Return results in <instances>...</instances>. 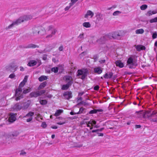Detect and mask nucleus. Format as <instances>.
Returning <instances> with one entry per match:
<instances>
[{
    "instance_id": "nucleus-1",
    "label": "nucleus",
    "mask_w": 157,
    "mask_h": 157,
    "mask_svg": "<svg viewBox=\"0 0 157 157\" xmlns=\"http://www.w3.org/2000/svg\"><path fill=\"white\" fill-rule=\"evenodd\" d=\"M120 36V35L117 32H115L105 35L98 40L97 42L99 44H104L105 43L106 40H111L112 39H118Z\"/></svg>"
},
{
    "instance_id": "nucleus-2",
    "label": "nucleus",
    "mask_w": 157,
    "mask_h": 157,
    "mask_svg": "<svg viewBox=\"0 0 157 157\" xmlns=\"http://www.w3.org/2000/svg\"><path fill=\"white\" fill-rule=\"evenodd\" d=\"M63 81L66 84L63 85L62 89L63 90H67L73 83V79L72 77L69 75L64 76L63 77Z\"/></svg>"
},
{
    "instance_id": "nucleus-3",
    "label": "nucleus",
    "mask_w": 157,
    "mask_h": 157,
    "mask_svg": "<svg viewBox=\"0 0 157 157\" xmlns=\"http://www.w3.org/2000/svg\"><path fill=\"white\" fill-rule=\"evenodd\" d=\"M32 18V17L30 15L24 16L22 17H21L19 19L13 22L12 24L9 25L8 27V29H10L14 25H18L19 24L25 21H27Z\"/></svg>"
},
{
    "instance_id": "nucleus-4",
    "label": "nucleus",
    "mask_w": 157,
    "mask_h": 157,
    "mask_svg": "<svg viewBox=\"0 0 157 157\" xmlns=\"http://www.w3.org/2000/svg\"><path fill=\"white\" fill-rule=\"evenodd\" d=\"M77 73V76L82 80L84 79L89 73L88 70L85 68L78 70Z\"/></svg>"
},
{
    "instance_id": "nucleus-5",
    "label": "nucleus",
    "mask_w": 157,
    "mask_h": 157,
    "mask_svg": "<svg viewBox=\"0 0 157 157\" xmlns=\"http://www.w3.org/2000/svg\"><path fill=\"white\" fill-rule=\"evenodd\" d=\"M150 111H148L147 112L144 114H142V116H143L144 117H145V116L146 115L148 118L151 117V121L154 122H157V115L153 112L152 113L148 115V114H150ZM141 113L142 112H140L139 113L140 114H141Z\"/></svg>"
},
{
    "instance_id": "nucleus-6",
    "label": "nucleus",
    "mask_w": 157,
    "mask_h": 157,
    "mask_svg": "<svg viewBox=\"0 0 157 157\" xmlns=\"http://www.w3.org/2000/svg\"><path fill=\"white\" fill-rule=\"evenodd\" d=\"M96 121L93 120H91L88 122H86L87 126V127H90V130L93 128V127L94 128H98L99 127V126L98 124H96Z\"/></svg>"
},
{
    "instance_id": "nucleus-7",
    "label": "nucleus",
    "mask_w": 157,
    "mask_h": 157,
    "mask_svg": "<svg viewBox=\"0 0 157 157\" xmlns=\"http://www.w3.org/2000/svg\"><path fill=\"white\" fill-rule=\"evenodd\" d=\"M22 89L20 88H18L15 91V95L16 97L15 100L16 101L20 100L23 97V95L21 94Z\"/></svg>"
},
{
    "instance_id": "nucleus-8",
    "label": "nucleus",
    "mask_w": 157,
    "mask_h": 157,
    "mask_svg": "<svg viewBox=\"0 0 157 157\" xmlns=\"http://www.w3.org/2000/svg\"><path fill=\"white\" fill-rule=\"evenodd\" d=\"M45 90H43L40 91H37L31 92L30 94V96L31 97H37L39 96L44 94L45 92Z\"/></svg>"
},
{
    "instance_id": "nucleus-9",
    "label": "nucleus",
    "mask_w": 157,
    "mask_h": 157,
    "mask_svg": "<svg viewBox=\"0 0 157 157\" xmlns=\"http://www.w3.org/2000/svg\"><path fill=\"white\" fill-rule=\"evenodd\" d=\"M127 65L130 68H133L136 66V64L132 57L128 58L127 62Z\"/></svg>"
},
{
    "instance_id": "nucleus-10",
    "label": "nucleus",
    "mask_w": 157,
    "mask_h": 157,
    "mask_svg": "<svg viewBox=\"0 0 157 157\" xmlns=\"http://www.w3.org/2000/svg\"><path fill=\"white\" fill-rule=\"evenodd\" d=\"M49 30L51 32V34L48 35L46 37L48 38H50L54 37V35L56 32V30L53 28V26H50L49 27Z\"/></svg>"
},
{
    "instance_id": "nucleus-11",
    "label": "nucleus",
    "mask_w": 157,
    "mask_h": 157,
    "mask_svg": "<svg viewBox=\"0 0 157 157\" xmlns=\"http://www.w3.org/2000/svg\"><path fill=\"white\" fill-rule=\"evenodd\" d=\"M34 115V113L30 112L28 113L25 116H24V118H28L26 120L27 122H29L33 120V117Z\"/></svg>"
},
{
    "instance_id": "nucleus-12",
    "label": "nucleus",
    "mask_w": 157,
    "mask_h": 157,
    "mask_svg": "<svg viewBox=\"0 0 157 157\" xmlns=\"http://www.w3.org/2000/svg\"><path fill=\"white\" fill-rule=\"evenodd\" d=\"M31 101L30 100H28L26 102L22 103V109L23 110H25L27 109L30 106Z\"/></svg>"
},
{
    "instance_id": "nucleus-13",
    "label": "nucleus",
    "mask_w": 157,
    "mask_h": 157,
    "mask_svg": "<svg viewBox=\"0 0 157 157\" xmlns=\"http://www.w3.org/2000/svg\"><path fill=\"white\" fill-rule=\"evenodd\" d=\"M64 98L69 100L72 97V93L71 91H66L63 94Z\"/></svg>"
},
{
    "instance_id": "nucleus-14",
    "label": "nucleus",
    "mask_w": 157,
    "mask_h": 157,
    "mask_svg": "<svg viewBox=\"0 0 157 157\" xmlns=\"http://www.w3.org/2000/svg\"><path fill=\"white\" fill-rule=\"evenodd\" d=\"M94 72L97 74L100 75L103 71V69L100 67H96L94 69Z\"/></svg>"
},
{
    "instance_id": "nucleus-15",
    "label": "nucleus",
    "mask_w": 157,
    "mask_h": 157,
    "mask_svg": "<svg viewBox=\"0 0 157 157\" xmlns=\"http://www.w3.org/2000/svg\"><path fill=\"white\" fill-rule=\"evenodd\" d=\"M13 109L14 110L17 111H19L22 109L21 103L20 104L18 103L16 104L13 107Z\"/></svg>"
},
{
    "instance_id": "nucleus-16",
    "label": "nucleus",
    "mask_w": 157,
    "mask_h": 157,
    "mask_svg": "<svg viewBox=\"0 0 157 157\" xmlns=\"http://www.w3.org/2000/svg\"><path fill=\"white\" fill-rule=\"evenodd\" d=\"M16 114L13 113H11L10 114L9 120L10 122H13L16 119Z\"/></svg>"
},
{
    "instance_id": "nucleus-17",
    "label": "nucleus",
    "mask_w": 157,
    "mask_h": 157,
    "mask_svg": "<svg viewBox=\"0 0 157 157\" xmlns=\"http://www.w3.org/2000/svg\"><path fill=\"white\" fill-rule=\"evenodd\" d=\"M113 74L112 72H109L108 73H106L103 75V77L105 79H109L112 78Z\"/></svg>"
},
{
    "instance_id": "nucleus-18",
    "label": "nucleus",
    "mask_w": 157,
    "mask_h": 157,
    "mask_svg": "<svg viewBox=\"0 0 157 157\" xmlns=\"http://www.w3.org/2000/svg\"><path fill=\"white\" fill-rule=\"evenodd\" d=\"M115 63L117 66L118 67L120 68H122L124 67V64L120 60H117L116 61Z\"/></svg>"
},
{
    "instance_id": "nucleus-19",
    "label": "nucleus",
    "mask_w": 157,
    "mask_h": 157,
    "mask_svg": "<svg viewBox=\"0 0 157 157\" xmlns=\"http://www.w3.org/2000/svg\"><path fill=\"white\" fill-rule=\"evenodd\" d=\"M94 15V13L91 10H89L87 12L86 14L85 15V17L87 18L89 16H90V17L92 18Z\"/></svg>"
},
{
    "instance_id": "nucleus-20",
    "label": "nucleus",
    "mask_w": 157,
    "mask_h": 157,
    "mask_svg": "<svg viewBox=\"0 0 157 157\" xmlns=\"http://www.w3.org/2000/svg\"><path fill=\"white\" fill-rule=\"evenodd\" d=\"M37 63V62L35 60H31L29 61L28 64V65L30 67H32L35 65Z\"/></svg>"
},
{
    "instance_id": "nucleus-21",
    "label": "nucleus",
    "mask_w": 157,
    "mask_h": 157,
    "mask_svg": "<svg viewBox=\"0 0 157 157\" xmlns=\"http://www.w3.org/2000/svg\"><path fill=\"white\" fill-rule=\"evenodd\" d=\"M63 112V110L62 109H59L57 110L55 113L54 115L56 117H57L59 116Z\"/></svg>"
},
{
    "instance_id": "nucleus-22",
    "label": "nucleus",
    "mask_w": 157,
    "mask_h": 157,
    "mask_svg": "<svg viewBox=\"0 0 157 157\" xmlns=\"http://www.w3.org/2000/svg\"><path fill=\"white\" fill-rule=\"evenodd\" d=\"M157 13V12H156V11L155 10H153L152 11L151 10H149L147 12L146 14V15L147 16H150L151 15H152V14H156Z\"/></svg>"
},
{
    "instance_id": "nucleus-23",
    "label": "nucleus",
    "mask_w": 157,
    "mask_h": 157,
    "mask_svg": "<svg viewBox=\"0 0 157 157\" xmlns=\"http://www.w3.org/2000/svg\"><path fill=\"white\" fill-rule=\"evenodd\" d=\"M47 78H48L47 76L42 75L38 78V80L42 82L44 80H47Z\"/></svg>"
},
{
    "instance_id": "nucleus-24",
    "label": "nucleus",
    "mask_w": 157,
    "mask_h": 157,
    "mask_svg": "<svg viewBox=\"0 0 157 157\" xmlns=\"http://www.w3.org/2000/svg\"><path fill=\"white\" fill-rule=\"evenodd\" d=\"M47 84V82H44L43 83H41L40 85L39 86L38 89L40 90L43 88Z\"/></svg>"
},
{
    "instance_id": "nucleus-25",
    "label": "nucleus",
    "mask_w": 157,
    "mask_h": 157,
    "mask_svg": "<svg viewBox=\"0 0 157 157\" xmlns=\"http://www.w3.org/2000/svg\"><path fill=\"white\" fill-rule=\"evenodd\" d=\"M102 111V110L101 109H93L90 111L89 112V113L91 114H95L97 113L98 111V112H101Z\"/></svg>"
},
{
    "instance_id": "nucleus-26",
    "label": "nucleus",
    "mask_w": 157,
    "mask_h": 157,
    "mask_svg": "<svg viewBox=\"0 0 157 157\" xmlns=\"http://www.w3.org/2000/svg\"><path fill=\"white\" fill-rule=\"evenodd\" d=\"M135 32L136 34H142L144 33V31L143 29H140L136 30Z\"/></svg>"
},
{
    "instance_id": "nucleus-27",
    "label": "nucleus",
    "mask_w": 157,
    "mask_h": 157,
    "mask_svg": "<svg viewBox=\"0 0 157 157\" xmlns=\"http://www.w3.org/2000/svg\"><path fill=\"white\" fill-rule=\"evenodd\" d=\"M83 26L86 28H90L91 26V25L89 22H85L82 24Z\"/></svg>"
},
{
    "instance_id": "nucleus-28",
    "label": "nucleus",
    "mask_w": 157,
    "mask_h": 157,
    "mask_svg": "<svg viewBox=\"0 0 157 157\" xmlns=\"http://www.w3.org/2000/svg\"><path fill=\"white\" fill-rule=\"evenodd\" d=\"M38 47V46L36 45L33 44H30L28 45L26 47V48H35Z\"/></svg>"
},
{
    "instance_id": "nucleus-29",
    "label": "nucleus",
    "mask_w": 157,
    "mask_h": 157,
    "mask_svg": "<svg viewBox=\"0 0 157 157\" xmlns=\"http://www.w3.org/2000/svg\"><path fill=\"white\" fill-rule=\"evenodd\" d=\"M143 47L144 48V46H142L140 45H137L136 46V48L137 50L139 51H140L141 50L143 49V48H142Z\"/></svg>"
},
{
    "instance_id": "nucleus-30",
    "label": "nucleus",
    "mask_w": 157,
    "mask_h": 157,
    "mask_svg": "<svg viewBox=\"0 0 157 157\" xmlns=\"http://www.w3.org/2000/svg\"><path fill=\"white\" fill-rule=\"evenodd\" d=\"M40 103L41 105H44L47 103V101L45 100H40Z\"/></svg>"
},
{
    "instance_id": "nucleus-31",
    "label": "nucleus",
    "mask_w": 157,
    "mask_h": 157,
    "mask_svg": "<svg viewBox=\"0 0 157 157\" xmlns=\"http://www.w3.org/2000/svg\"><path fill=\"white\" fill-rule=\"evenodd\" d=\"M121 13V12L119 11H116L113 12V15L114 16H118Z\"/></svg>"
},
{
    "instance_id": "nucleus-32",
    "label": "nucleus",
    "mask_w": 157,
    "mask_h": 157,
    "mask_svg": "<svg viewBox=\"0 0 157 157\" xmlns=\"http://www.w3.org/2000/svg\"><path fill=\"white\" fill-rule=\"evenodd\" d=\"M104 129V128H102L100 129H96V130H92V132L93 133H94V132H97L98 131L101 132V131H102Z\"/></svg>"
},
{
    "instance_id": "nucleus-33",
    "label": "nucleus",
    "mask_w": 157,
    "mask_h": 157,
    "mask_svg": "<svg viewBox=\"0 0 157 157\" xmlns=\"http://www.w3.org/2000/svg\"><path fill=\"white\" fill-rule=\"evenodd\" d=\"M51 70L52 72L55 73H57L58 71V68L57 67H54L52 68Z\"/></svg>"
},
{
    "instance_id": "nucleus-34",
    "label": "nucleus",
    "mask_w": 157,
    "mask_h": 157,
    "mask_svg": "<svg viewBox=\"0 0 157 157\" xmlns=\"http://www.w3.org/2000/svg\"><path fill=\"white\" fill-rule=\"evenodd\" d=\"M150 22L151 23L157 22V17H155L154 18L151 19L150 21Z\"/></svg>"
},
{
    "instance_id": "nucleus-35",
    "label": "nucleus",
    "mask_w": 157,
    "mask_h": 157,
    "mask_svg": "<svg viewBox=\"0 0 157 157\" xmlns=\"http://www.w3.org/2000/svg\"><path fill=\"white\" fill-rule=\"evenodd\" d=\"M147 8V6L146 5L144 4L142 5L140 7V9L142 10H144Z\"/></svg>"
},
{
    "instance_id": "nucleus-36",
    "label": "nucleus",
    "mask_w": 157,
    "mask_h": 157,
    "mask_svg": "<svg viewBox=\"0 0 157 157\" xmlns=\"http://www.w3.org/2000/svg\"><path fill=\"white\" fill-rule=\"evenodd\" d=\"M84 109V108H83V107H82L80 108L79 109V111L78 112L76 113L77 114H81V113H82Z\"/></svg>"
},
{
    "instance_id": "nucleus-37",
    "label": "nucleus",
    "mask_w": 157,
    "mask_h": 157,
    "mask_svg": "<svg viewBox=\"0 0 157 157\" xmlns=\"http://www.w3.org/2000/svg\"><path fill=\"white\" fill-rule=\"evenodd\" d=\"M25 83L23 81L21 82L20 84L19 85V86L18 88H20L22 89V88L23 87V86H24V85L25 84Z\"/></svg>"
},
{
    "instance_id": "nucleus-38",
    "label": "nucleus",
    "mask_w": 157,
    "mask_h": 157,
    "mask_svg": "<svg viewBox=\"0 0 157 157\" xmlns=\"http://www.w3.org/2000/svg\"><path fill=\"white\" fill-rule=\"evenodd\" d=\"M84 33L81 34L79 35V36L78 37L79 40H82L84 38Z\"/></svg>"
},
{
    "instance_id": "nucleus-39",
    "label": "nucleus",
    "mask_w": 157,
    "mask_h": 157,
    "mask_svg": "<svg viewBox=\"0 0 157 157\" xmlns=\"http://www.w3.org/2000/svg\"><path fill=\"white\" fill-rule=\"evenodd\" d=\"M30 91V89H27L24 90L23 93L24 94H26Z\"/></svg>"
},
{
    "instance_id": "nucleus-40",
    "label": "nucleus",
    "mask_w": 157,
    "mask_h": 157,
    "mask_svg": "<svg viewBox=\"0 0 157 157\" xmlns=\"http://www.w3.org/2000/svg\"><path fill=\"white\" fill-rule=\"evenodd\" d=\"M157 34L156 32L154 33L152 35V38L153 39H155L157 37Z\"/></svg>"
},
{
    "instance_id": "nucleus-41",
    "label": "nucleus",
    "mask_w": 157,
    "mask_h": 157,
    "mask_svg": "<svg viewBox=\"0 0 157 157\" xmlns=\"http://www.w3.org/2000/svg\"><path fill=\"white\" fill-rule=\"evenodd\" d=\"M41 126V127H43L44 128H45L47 127V125L46 124L45 122H43L42 123Z\"/></svg>"
},
{
    "instance_id": "nucleus-42",
    "label": "nucleus",
    "mask_w": 157,
    "mask_h": 157,
    "mask_svg": "<svg viewBox=\"0 0 157 157\" xmlns=\"http://www.w3.org/2000/svg\"><path fill=\"white\" fill-rule=\"evenodd\" d=\"M93 59L94 60V61H96L98 59V57L97 55H94L93 56Z\"/></svg>"
},
{
    "instance_id": "nucleus-43",
    "label": "nucleus",
    "mask_w": 157,
    "mask_h": 157,
    "mask_svg": "<svg viewBox=\"0 0 157 157\" xmlns=\"http://www.w3.org/2000/svg\"><path fill=\"white\" fill-rule=\"evenodd\" d=\"M99 86L98 85H96L94 87V89L96 90H99Z\"/></svg>"
},
{
    "instance_id": "nucleus-44",
    "label": "nucleus",
    "mask_w": 157,
    "mask_h": 157,
    "mask_svg": "<svg viewBox=\"0 0 157 157\" xmlns=\"http://www.w3.org/2000/svg\"><path fill=\"white\" fill-rule=\"evenodd\" d=\"M27 78H28L27 76H25V78H24V79L22 81H23L24 82L26 83V82L27 81Z\"/></svg>"
},
{
    "instance_id": "nucleus-45",
    "label": "nucleus",
    "mask_w": 157,
    "mask_h": 157,
    "mask_svg": "<svg viewBox=\"0 0 157 157\" xmlns=\"http://www.w3.org/2000/svg\"><path fill=\"white\" fill-rule=\"evenodd\" d=\"M54 47H50V48L49 49H48V47H47L45 49V51H50Z\"/></svg>"
},
{
    "instance_id": "nucleus-46",
    "label": "nucleus",
    "mask_w": 157,
    "mask_h": 157,
    "mask_svg": "<svg viewBox=\"0 0 157 157\" xmlns=\"http://www.w3.org/2000/svg\"><path fill=\"white\" fill-rule=\"evenodd\" d=\"M15 75L14 74H12L9 75V77L11 78H13L15 77Z\"/></svg>"
},
{
    "instance_id": "nucleus-47",
    "label": "nucleus",
    "mask_w": 157,
    "mask_h": 157,
    "mask_svg": "<svg viewBox=\"0 0 157 157\" xmlns=\"http://www.w3.org/2000/svg\"><path fill=\"white\" fill-rule=\"evenodd\" d=\"M105 59H101L99 61V62L100 63H104L105 62Z\"/></svg>"
},
{
    "instance_id": "nucleus-48",
    "label": "nucleus",
    "mask_w": 157,
    "mask_h": 157,
    "mask_svg": "<svg viewBox=\"0 0 157 157\" xmlns=\"http://www.w3.org/2000/svg\"><path fill=\"white\" fill-rule=\"evenodd\" d=\"M65 123V122H58L57 124H58L60 125H61L63 124H64Z\"/></svg>"
},
{
    "instance_id": "nucleus-49",
    "label": "nucleus",
    "mask_w": 157,
    "mask_h": 157,
    "mask_svg": "<svg viewBox=\"0 0 157 157\" xmlns=\"http://www.w3.org/2000/svg\"><path fill=\"white\" fill-rule=\"evenodd\" d=\"M59 49L60 51H62L63 49V47L62 46H61L59 47Z\"/></svg>"
},
{
    "instance_id": "nucleus-50",
    "label": "nucleus",
    "mask_w": 157,
    "mask_h": 157,
    "mask_svg": "<svg viewBox=\"0 0 157 157\" xmlns=\"http://www.w3.org/2000/svg\"><path fill=\"white\" fill-rule=\"evenodd\" d=\"M47 58V56L46 55H44L42 59L43 60H46Z\"/></svg>"
},
{
    "instance_id": "nucleus-51",
    "label": "nucleus",
    "mask_w": 157,
    "mask_h": 157,
    "mask_svg": "<svg viewBox=\"0 0 157 157\" xmlns=\"http://www.w3.org/2000/svg\"><path fill=\"white\" fill-rule=\"evenodd\" d=\"M71 8L70 7V6H67V7H66L65 8V11H67L68 10H69V9Z\"/></svg>"
},
{
    "instance_id": "nucleus-52",
    "label": "nucleus",
    "mask_w": 157,
    "mask_h": 157,
    "mask_svg": "<svg viewBox=\"0 0 157 157\" xmlns=\"http://www.w3.org/2000/svg\"><path fill=\"white\" fill-rule=\"evenodd\" d=\"M97 133L98 135V136H103V133H99L98 132H97Z\"/></svg>"
},
{
    "instance_id": "nucleus-53",
    "label": "nucleus",
    "mask_w": 157,
    "mask_h": 157,
    "mask_svg": "<svg viewBox=\"0 0 157 157\" xmlns=\"http://www.w3.org/2000/svg\"><path fill=\"white\" fill-rule=\"evenodd\" d=\"M141 126L140 125H136L135 128H140L141 127Z\"/></svg>"
},
{
    "instance_id": "nucleus-54",
    "label": "nucleus",
    "mask_w": 157,
    "mask_h": 157,
    "mask_svg": "<svg viewBox=\"0 0 157 157\" xmlns=\"http://www.w3.org/2000/svg\"><path fill=\"white\" fill-rule=\"evenodd\" d=\"M70 114L71 115H75V114H77L76 113H74L72 111H71V112H70Z\"/></svg>"
},
{
    "instance_id": "nucleus-55",
    "label": "nucleus",
    "mask_w": 157,
    "mask_h": 157,
    "mask_svg": "<svg viewBox=\"0 0 157 157\" xmlns=\"http://www.w3.org/2000/svg\"><path fill=\"white\" fill-rule=\"evenodd\" d=\"M51 128L54 129H56L58 128V127L56 126H52Z\"/></svg>"
},
{
    "instance_id": "nucleus-56",
    "label": "nucleus",
    "mask_w": 157,
    "mask_h": 157,
    "mask_svg": "<svg viewBox=\"0 0 157 157\" xmlns=\"http://www.w3.org/2000/svg\"><path fill=\"white\" fill-rule=\"evenodd\" d=\"M20 71H24V68L23 67H20Z\"/></svg>"
},
{
    "instance_id": "nucleus-57",
    "label": "nucleus",
    "mask_w": 157,
    "mask_h": 157,
    "mask_svg": "<svg viewBox=\"0 0 157 157\" xmlns=\"http://www.w3.org/2000/svg\"><path fill=\"white\" fill-rule=\"evenodd\" d=\"M74 3H73V2H71L70 4H69V6H70V7H71L73 5H74Z\"/></svg>"
},
{
    "instance_id": "nucleus-58",
    "label": "nucleus",
    "mask_w": 157,
    "mask_h": 157,
    "mask_svg": "<svg viewBox=\"0 0 157 157\" xmlns=\"http://www.w3.org/2000/svg\"><path fill=\"white\" fill-rule=\"evenodd\" d=\"M42 33L41 34H40V35H43L45 33V30L44 29L42 30Z\"/></svg>"
},
{
    "instance_id": "nucleus-59",
    "label": "nucleus",
    "mask_w": 157,
    "mask_h": 157,
    "mask_svg": "<svg viewBox=\"0 0 157 157\" xmlns=\"http://www.w3.org/2000/svg\"><path fill=\"white\" fill-rule=\"evenodd\" d=\"M78 0H71V2H73V3L74 4L77 1H78Z\"/></svg>"
},
{
    "instance_id": "nucleus-60",
    "label": "nucleus",
    "mask_w": 157,
    "mask_h": 157,
    "mask_svg": "<svg viewBox=\"0 0 157 157\" xmlns=\"http://www.w3.org/2000/svg\"><path fill=\"white\" fill-rule=\"evenodd\" d=\"M84 92L79 93L78 95L79 96H82L84 94Z\"/></svg>"
},
{
    "instance_id": "nucleus-61",
    "label": "nucleus",
    "mask_w": 157,
    "mask_h": 157,
    "mask_svg": "<svg viewBox=\"0 0 157 157\" xmlns=\"http://www.w3.org/2000/svg\"><path fill=\"white\" fill-rule=\"evenodd\" d=\"M26 154V153L25 152H21V153H20V155H24V154Z\"/></svg>"
},
{
    "instance_id": "nucleus-62",
    "label": "nucleus",
    "mask_w": 157,
    "mask_h": 157,
    "mask_svg": "<svg viewBox=\"0 0 157 157\" xmlns=\"http://www.w3.org/2000/svg\"><path fill=\"white\" fill-rule=\"evenodd\" d=\"M55 136L54 134L52 135V139H54L55 138Z\"/></svg>"
},
{
    "instance_id": "nucleus-63",
    "label": "nucleus",
    "mask_w": 157,
    "mask_h": 157,
    "mask_svg": "<svg viewBox=\"0 0 157 157\" xmlns=\"http://www.w3.org/2000/svg\"><path fill=\"white\" fill-rule=\"evenodd\" d=\"M155 46L157 47V41H156L155 43Z\"/></svg>"
},
{
    "instance_id": "nucleus-64",
    "label": "nucleus",
    "mask_w": 157,
    "mask_h": 157,
    "mask_svg": "<svg viewBox=\"0 0 157 157\" xmlns=\"http://www.w3.org/2000/svg\"><path fill=\"white\" fill-rule=\"evenodd\" d=\"M127 124L128 125H130L131 124V122L130 121H128V122H127Z\"/></svg>"
}]
</instances>
